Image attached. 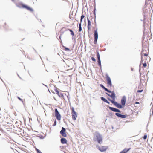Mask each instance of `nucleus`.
<instances>
[{"mask_svg": "<svg viewBox=\"0 0 153 153\" xmlns=\"http://www.w3.org/2000/svg\"><path fill=\"white\" fill-rule=\"evenodd\" d=\"M101 99L103 101H104L105 102L108 104L109 103V102L106 99H105V98H104L102 97L101 98Z\"/></svg>", "mask_w": 153, "mask_h": 153, "instance_id": "20", "label": "nucleus"}, {"mask_svg": "<svg viewBox=\"0 0 153 153\" xmlns=\"http://www.w3.org/2000/svg\"><path fill=\"white\" fill-rule=\"evenodd\" d=\"M143 89H142L141 90H138L137 91V92L138 93H140V92H143Z\"/></svg>", "mask_w": 153, "mask_h": 153, "instance_id": "33", "label": "nucleus"}, {"mask_svg": "<svg viewBox=\"0 0 153 153\" xmlns=\"http://www.w3.org/2000/svg\"><path fill=\"white\" fill-rule=\"evenodd\" d=\"M150 59V57L148 55H142L141 56V63H143V62H148L149 61Z\"/></svg>", "mask_w": 153, "mask_h": 153, "instance_id": "6", "label": "nucleus"}, {"mask_svg": "<svg viewBox=\"0 0 153 153\" xmlns=\"http://www.w3.org/2000/svg\"><path fill=\"white\" fill-rule=\"evenodd\" d=\"M98 64L100 67H101V61H98Z\"/></svg>", "mask_w": 153, "mask_h": 153, "instance_id": "28", "label": "nucleus"}, {"mask_svg": "<svg viewBox=\"0 0 153 153\" xmlns=\"http://www.w3.org/2000/svg\"><path fill=\"white\" fill-rule=\"evenodd\" d=\"M21 5L22 7L25 8L26 9H27V10H29L30 11H33L32 9L30 7L27 6L23 5V4H22Z\"/></svg>", "mask_w": 153, "mask_h": 153, "instance_id": "16", "label": "nucleus"}, {"mask_svg": "<svg viewBox=\"0 0 153 153\" xmlns=\"http://www.w3.org/2000/svg\"><path fill=\"white\" fill-rule=\"evenodd\" d=\"M56 124V120H55L54 122V124H53V126H55Z\"/></svg>", "mask_w": 153, "mask_h": 153, "instance_id": "35", "label": "nucleus"}, {"mask_svg": "<svg viewBox=\"0 0 153 153\" xmlns=\"http://www.w3.org/2000/svg\"><path fill=\"white\" fill-rule=\"evenodd\" d=\"M97 149L101 152H104L105 151L108 147L107 146H97Z\"/></svg>", "mask_w": 153, "mask_h": 153, "instance_id": "8", "label": "nucleus"}, {"mask_svg": "<svg viewBox=\"0 0 153 153\" xmlns=\"http://www.w3.org/2000/svg\"><path fill=\"white\" fill-rule=\"evenodd\" d=\"M61 142L62 144H64L67 143V141L65 138H62L61 139Z\"/></svg>", "mask_w": 153, "mask_h": 153, "instance_id": "18", "label": "nucleus"}, {"mask_svg": "<svg viewBox=\"0 0 153 153\" xmlns=\"http://www.w3.org/2000/svg\"><path fill=\"white\" fill-rule=\"evenodd\" d=\"M23 128L22 129L20 128V135L23 137L26 136L27 135L25 131H24V129H25V128Z\"/></svg>", "mask_w": 153, "mask_h": 153, "instance_id": "11", "label": "nucleus"}, {"mask_svg": "<svg viewBox=\"0 0 153 153\" xmlns=\"http://www.w3.org/2000/svg\"><path fill=\"white\" fill-rule=\"evenodd\" d=\"M152 38L151 34L149 31L144 32L143 36V40L145 41L150 40Z\"/></svg>", "mask_w": 153, "mask_h": 153, "instance_id": "2", "label": "nucleus"}, {"mask_svg": "<svg viewBox=\"0 0 153 153\" xmlns=\"http://www.w3.org/2000/svg\"><path fill=\"white\" fill-rule=\"evenodd\" d=\"M18 98L19 99V97H18Z\"/></svg>", "mask_w": 153, "mask_h": 153, "instance_id": "42", "label": "nucleus"}, {"mask_svg": "<svg viewBox=\"0 0 153 153\" xmlns=\"http://www.w3.org/2000/svg\"><path fill=\"white\" fill-rule=\"evenodd\" d=\"M135 103L136 104H139V102H136Z\"/></svg>", "mask_w": 153, "mask_h": 153, "instance_id": "40", "label": "nucleus"}, {"mask_svg": "<svg viewBox=\"0 0 153 153\" xmlns=\"http://www.w3.org/2000/svg\"><path fill=\"white\" fill-rule=\"evenodd\" d=\"M71 111L72 118L73 120H75L78 116V114L75 111L73 107H71Z\"/></svg>", "mask_w": 153, "mask_h": 153, "instance_id": "4", "label": "nucleus"}, {"mask_svg": "<svg viewBox=\"0 0 153 153\" xmlns=\"http://www.w3.org/2000/svg\"><path fill=\"white\" fill-rule=\"evenodd\" d=\"M145 23H144V26H145Z\"/></svg>", "mask_w": 153, "mask_h": 153, "instance_id": "43", "label": "nucleus"}, {"mask_svg": "<svg viewBox=\"0 0 153 153\" xmlns=\"http://www.w3.org/2000/svg\"><path fill=\"white\" fill-rule=\"evenodd\" d=\"M131 149V148H129L127 149V148H126L124 149L123 150L121 151L120 153H127L128 152L130 149Z\"/></svg>", "mask_w": 153, "mask_h": 153, "instance_id": "17", "label": "nucleus"}, {"mask_svg": "<svg viewBox=\"0 0 153 153\" xmlns=\"http://www.w3.org/2000/svg\"><path fill=\"white\" fill-rule=\"evenodd\" d=\"M147 136L146 135H145L143 136V139H146L147 138Z\"/></svg>", "mask_w": 153, "mask_h": 153, "instance_id": "34", "label": "nucleus"}, {"mask_svg": "<svg viewBox=\"0 0 153 153\" xmlns=\"http://www.w3.org/2000/svg\"><path fill=\"white\" fill-rule=\"evenodd\" d=\"M36 150L37 153H42L39 149H36Z\"/></svg>", "mask_w": 153, "mask_h": 153, "instance_id": "32", "label": "nucleus"}, {"mask_svg": "<svg viewBox=\"0 0 153 153\" xmlns=\"http://www.w3.org/2000/svg\"><path fill=\"white\" fill-rule=\"evenodd\" d=\"M85 17V16L83 15H82L81 17V19H80V23H81L82 22V19H83Z\"/></svg>", "mask_w": 153, "mask_h": 153, "instance_id": "24", "label": "nucleus"}, {"mask_svg": "<svg viewBox=\"0 0 153 153\" xmlns=\"http://www.w3.org/2000/svg\"><path fill=\"white\" fill-rule=\"evenodd\" d=\"M91 59L92 61H93L94 62H95L96 61L95 59L93 57H91Z\"/></svg>", "mask_w": 153, "mask_h": 153, "instance_id": "36", "label": "nucleus"}, {"mask_svg": "<svg viewBox=\"0 0 153 153\" xmlns=\"http://www.w3.org/2000/svg\"><path fill=\"white\" fill-rule=\"evenodd\" d=\"M60 133L64 137H66L67 136L65 129L64 127L62 128V130L60 131Z\"/></svg>", "mask_w": 153, "mask_h": 153, "instance_id": "12", "label": "nucleus"}, {"mask_svg": "<svg viewBox=\"0 0 153 153\" xmlns=\"http://www.w3.org/2000/svg\"><path fill=\"white\" fill-rule=\"evenodd\" d=\"M55 91L56 93L57 94H59V92L58 91V90L57 89V88H56L55 89Z\"/></svg>", "mask_w": 153, "mask_h": 153, "instance_id": "29", "label": "nucleus"}, {"mask_svg": "<svg viewBox=\"0 0 153 153\" xmlns=\"http://www.w3.org/2000/svg\"><path fill=\"white\" fill-rule=\"evenodd\" d=\"M63 47L65 49V50L67 51H70V50L69 48H66L65 47L63 46Z\"/></svg>", "mask_w": 153, "mask_h": 153, "instance_id": "25", "label": "nucleus"}, {"mask_svg": "<svg viewBox=\"0 0 153 153\" xmlns=\"http://www.w3.org/2000/svg\"><path fill=\"white\" fill-rule=\"evenodd\" d=\"M97 58H98L99 57H100V55L99 53V52L98 51H97Z\"/></svg>", "mask_w": 153, "mask_h": 153, "instance_id": "31", "label": "nucleus"}, {"mask_svg": "<svg viewBox=\"0 0 153 153\" xmlns=\"http://www.w3.org/2000/svg\"><path fill=\"white\" fill-rule=\"evenodd\" d=\"M68 30H69L71 32V35L73 36H74V33L73 31L72 30H71L69 29H68Z\"/></svg>", "mask_w": 153, "mask_h": 153, "instance_id": "22", "label": "nucleus"}, {"mask_svg": "<svg viewBox=\"0 0 153 153\" xmlns=\"http://www.w3.org/2000/svg\"><path fill=\"white\" fill-rule=\"evenodd\" d=\"M94 44H96L97 43L98 37V32H97V28L94 31Z\"/></svg>", "mask_w": 153, "mask_h": 153, "instance_id": "9", "label": "nucleus"}, {"mask_svg": "<svg viewBox=\"0 0 153 153\" xmlns=\"http://www.w3.org/2000/svg\"><path fill=\"white\" fill-rule=\"evenodd\" d=\"M100 86L102 87L103 89L105 90L106 91L108 92L109 93H111V94L110 95L107 93L106 94L110 97L112 99V100H111L110 98H108V100L110 101L117 108H122V105L114 101L115 99V95L114 91L111 92L110 91L108 90L107 88H105L102 84H100Z\"/></svg>", "mask_w": 153, "mask_h": 153, "instance_id": "1", "label": "nucleus"}, {"mask_svg": "<svg viewBox=\"0 0 153 153\" xmlns=\"http://www.w3.org/2000/svg\"><path fill=\"white\" fill-rule=\"evenodd\" d=\"M126 102V98L125 97H123L121 100V103L122 105L124 106Z\"/></svg>", "mask_w": 153, "mask_h": 153, "instance_id": "14", "label": "nucleus"}, {"mask_svg": "<svg viewBox=\"0 0 153 153\" xmlns=\"http://www.w3.org/2000/svg\"><path fill=\"white\" fill-rule=\"evenodd\" d=\"M115 115L116 116H117L119 117H120L121 115V114H120L119 113H116Z\"/></svg>", "mask_w": 153, "mask_h": 153, "instance_id": "26", "label": "nucleus"}, {"mask_svg": "<svg viewBox=\"0 0 153 153\" xmlns=\"http://www.w3.org/2000/svg\"><path fill=\"white\" fill-rule=\"evenodd\" d=\"M87 21H88V30H90L91 29V23L89 19L88 18H87Z\"/></svg>", "mask_w": 153, "mask_h": 153, "instance_id": "13", "label": "nucleus"}, {"mask_svg": "<svg viewBox=\"0 0 153 153\" xmlns=\"http://www.w3.org/2000/svg\"><path fill=\"white\" fill-rule=\"evenodd\" d=\"M98 61H100V57H99L97 58Z\"/></svg>", "mask_w": 153, "mask_h": 153, "instance_id": "39", "label": "nucleus"}, {"mask_svg": "<svg viewBox=\"0 0 153 153\" xmlns=\"http://www.w3.org/2000/svg\"><path fill=\"white\" fill-rule=\"evenodd\" d=\"M106 80L107 82V87L108 88H111L112 86L111 80L110 78L108 75H106Z\"/></svg>", "mask_w": 153, "mask_h": 153, "instance_id": "5", "label": "nucleus"}, {"mask_svg": "<svg viewBox=\"0 0 153 153\" xmlns=\"http://www.w3.org/2000/svg\"><path fill=\"white\" fill-rule=\"evenodd\" d=\"M20 100H21L22 101V103L24 104L25 103V101L24 99L23 100L20 98L19 99Z\"/></svg>", "mask_w": 153, "mask_h": 153, "instance_id": "30", "label": "nucleus"}, {"mask_svg": "<svg viewBox=\"0 0 153 153\" xmlns=\"http://www.w3.org/2000/svg\"><path fill=\"white\" fill-rule=\"evenodd\" d=\"M57 95L59 97H62L64 98V96L63 94H62L61 93L59 92Z\"/></svg>", "mask_w": 153, "mask_h": 153, "instance_id": "21", "label": "nucleus"}, {"mask_svg": "<svg viewBox=\"0 0 153 153\" xmlns=\"http://www.w3.org/2000/svg\"><path fill=\"white\" fill-rule=\"evenodd\" d=\"M82 27H81V23H80L79 24V31L80 32L82 31Z\"/></svg>", "mask_w": 153, "mask_h": 153, "instance_id": "23", "label": "nucleus"}, {"mask_svg": "<svg viewBox=\"0 0 153 153\" xmlns=\"http://www.w3.org/2000/svg\"><path fill=\"white\" fill-rule=\"evenodd\" d=\"M109 108L112 111L115 112H120V111L118 109H116L114 108H113L111 107H109Z\"/></svg>", "mask_w": 153, "mask_h": 153, "instance_id": "15", "label": "nucleus"}, {"mask_svg": "<svg viewBox=\"0 0 153 153\" xmlns=\"http://www.w3.org/2000/svg\"><path fill=\"white\" fill-rule=\"evenodd\" d=\"M16 2H18V0H16V1L15 2L16 3V4L17 6H19V4L16 3Z\"/></svg>", "mask_w": 153, "mask_h": 153, "instance_id": "37", "label": "nucleus"}, {"mask_svg": "<svg viewBox=\"0 0 153 153\" xmlns=\"http://www.w3.org/2000/svg\"><path fill=\"white\" fill-rule=\"evenodd\" d=\"M55 115L57 119L58 120H60L61 119V116L58 112L57 108L55 109Z\"/></svg>", "mask_w": 153, "mask_h": 153, "instance_id": "7", "label": "nucleus"}, {"mask_svg": "<svg viewBox=\"0 0 153 153\" xmlns=\"http://www.w3.org/2000/svg\"><path fill=\"white\" fill-rule=\"evenodd\" d=\"M97 140L98 143L101 144L102 141V137L99 134H97L96 135Z\"/></svg>", "mask_w": 153, "mask_h": 153, "instance_id": "10", "label": "nucleus"}, {"mask_svg": "<svg viewBox=\"0 0 153 153\" xmlns=\"http://www.w3.org/2000/svg\"><path fill=\"white\" fill-rule=\"evenodd\" d=\"M6 23H5L4 24V26L5 27H6Z\"/></svg>", "mask_w": 153, "mask_h": 153, "instance_id": "41", "label": "nucleus"}, {"mask_svg": "<svg viewBox=\"0 0 153 153\" xmlns=\"http://www.w3.org/2000/svg\"><path fill=\"white\" fill-rule=\"evenodd\" d=\"M148 62H143V63H140V65H141V64L142 63L143 64V67L146 68L147 66V63H148Z\"/></svg>", "mask_w": 153, "mask_h": 153, "instance_id": "19", "label": "nucleus"}, {"mask_svg": "<svg viewBox=\"0 0 153 153\" xmlns=\"http://www.w3.org/2000/svg\"><path fill=\"white\" fill-rule=\"evenodd\" d=\"M126 117V116L125 115L121 114L120 117L122 118H125Z\"/></svg>", "mask_w": 153, "mask_h": 153, "instance_id": "27", "label": "nucleus"}, {"mask_svg": "<svg viewBox=\"0 0 153 153\" xmlns=\"http://www.w3.org/2000/svg\"><path fill=\"white\" fill-rule=\"evenodd\" d=\"M149 49L147 46L143 45V48L141 53V55H147L149 54Z\"/></svg>", "mask_w": 153, "mask_h": 153, "instance_id": "3", "label": "nucleus"}, {"mask_svg": "<svg viewBox=\"0 0 153 153\" xmlns=\"http://www.w3.org/2000/svg\"><path fill=\"white\" fill-rule=\"evenodd\" d=\"M10 125L11 126L10 128H7V126H6L7 127L6 128L7 129H10L12 128V126L11 124H10Z\"/></svg>", "mask_w": 153, "mask_h": 153, "instance_id": "38", "label": "nucleus"}]
</instances>
